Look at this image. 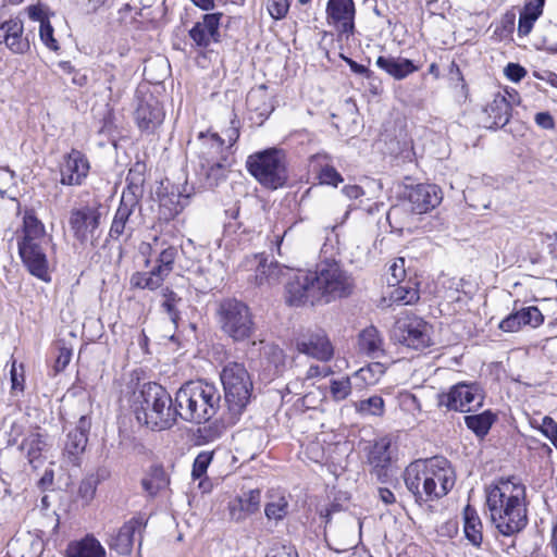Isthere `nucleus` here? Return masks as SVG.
<instances>
[{
  "label": "nucleus",
  "mask_w": 557,
  "mask_h": 557,
  "mask_svg": "<svg viewBox=\"0 0 557 557\" xmlns=\"http://www.w3.org/2000/svg\"><path fill=\"white\" fill-rule=\"evenodd\" d=\"M133 411L136 420L152 431L168 430L178 418L177 406L170 393L160 384H144L135 396Z\"/></svg>",
  "instance_id": "nucleus-2"
},
{
  "label": "nucleus",
  "mask_w": 557,
  "mask_h": 557,
  "mask_svg": "<svg viewBox=\"0 0 557 557\" xmlns=\"http://www.w3.org/2000/svg\"><path fill=\"white\" fill-rule=\"evenodd\" d=\"M443 199L442 189L434 184H418L407 195V205L413 214H423L435 209Z\"/></svg>",
  "instance_id": "nucleus-16"
},
{
  "label": "nucleus",
  "mask_w": 557,
  "mask_h": 557,
  "mask_svg": "<svg viewBox=\"0 0 557 557\" xmlns=\"http://www.w3.org/2000/svg\"><path fill=\"white\" fill-rule=\"evenodd\" d=\"M359 347L373 358L383 355V338L376 327L370 325L359 334Z\"/></svg>",
  "instance_id": "nucleus-37"
},
{
  "label": "nucleus",
  "mask_w": 557,
  "mask_h": 557,
  "mask_svg": "<svg viewBox=\"0 0 557 557\" xmlns=\"http://www.w3.org/2000/svg\"><path fill=\"white\" fill-rule=\"evenodd\" d=\"M413 213L410 212V207L407 202L401 205H395L391 207L387 212V221L391 227L403 231L405 228H410L413 223Z\"/></svg>",
  "instance_id": "nucleus-43"
},
{
  "label": "nucleus",
  "mask_w": 557,
  "mask_h": 557,
  "mask_svg": "<svg viewBox=\"0 0 557 557\" xmlns=\"http://www.w3.org/2000/svg\"><path fill=\"white\" fill-rule=\"evenodd\" d=\"M177 257V249L173 246L164 248L157 258L156 268H160V271L165 273L168 276L174 269V262Z\"/></svg>",
  "instance_id": "nucleus-47"
},
{
  "label": "nucleus",
  "mask_w": 557,
  "mask_h": 557,
  "mask_svg": "<svg viewBox=\"0 0 557 557\" xmlns=\"http://www.w3.org/2000/svg\"><path fill=\"white\" fill-rule=\"evenodd\" d=\"M332 398L335 401L346 399L351 393V383L349 377H342L341 380H332L330 385Z\"/></svg>",
  "instance_id": "nucleus-51"
},
{
  "label": "nucleus",
  "mask_w": 557,
  "mask_h": 557,
  "mask_svg": "<svg viewBox=\"0 0 557 557\" xmlns=\"http://www.w3.org/2000/svg\"><path fill=\"white\" fill-rule=\"evenodd\" d=\"M90 425V419L87 416H82L76 426L67 433L64 456L73 466H78L79 456L85 451Z\"/></svg>",
  "instance_id": "nucleus-24"
},
{
  "label": "nucleus",
  "mask_w": 557,
  "mask_h": 557,
  "mask_svg": "<svg viewBox=\"0 0 557 557\" xmlns=\"http://www.w3.org/2000/svg\"><path fill=\"white\" fill-rule=\"evenodd\" d=\"M543 320L542 312L531 306L510 313L499 322L498 327L504 332H517L525 325L536 327L542 324Z\"/></svg>",
  "instance_id": "nucleus-29"
},
{
  "label": "nucleus",
  "mask_w": 557,
  "mask_h": 557,
  "mask_svg": "<svg viewBox=\"0 0 557 557\" xmlns=\"http://www.w3.org/2000/svg\"><path fill=\"white\" fill-rule=\"evenodd\" d=\"M285 300L289 306L322 305L313 271H300L288 280Z\"/></svg>",
  "instance_id": "nucleus-10"
},
{
  "label": "nucleus",
  "mask_w": 557,
  "mask_h": 557,
  "mask_svg": "<svg viewBox=\"0 0 557 557\" xmlns=\"http://www.w3.org/2000/svg\"><path fill=\"white\" fill-rule=\"evenodd\" d=\"M261 492L258 488L243 491L227 504L228 517L232 521L242 522L260 509Z\"/></svg>",
  "instance_id": "nucleus-25"
},
{
  "label": "nucleus",
  "mask_w": 557,
  "mask_h": 557,
  "mask_svg": "<svg viewBox=\"0 0 557 557\" xmlns=\"http://www.w3.org/2000/svg\"><path fill=\"white\" fill-rule=\"evenodd\" d=\"M484 393L478 384L458 383L437 395V406L447 410L471 412L483 406Z\"/></svg>",
  "instance_id": "nucleus-9"
},
{
  "label": "nucleus",
  "mask_w": 557,
  "mask_h": 557,
  "mask_svg": "<svg viewBox=\"0 0 557 557\" xmlns=\"http://www.w3.org/2000/svg\"><path fill=\"white\" fill-rule=\"evenodd\" d=\"M268 11L275 20L283 18L288 11L287 0H268Z\"/></svg>",
  "instance_id": "nucleus-58"
},
{
  "label": "nucleus",
  "mask_w": 557,
  "mask_h": 557,
  "mask_svg": "<svg viewBox=\"0 0 557 557\" xmlns=\"http://www.w3.org/2000/svg\"><path fill=\"white\" fill-rule=\"evenodd\" d=\"M540 431L545 435L552 444L557 448V423L550 417H544Z\"/></svg>",
  "instance_id": "nucleus-56"
},
{
  "label": "nucleus",
  "mask_w": 557,
  "mask_h": 557,
  "mask_svg": "<svg viewBox=\"0 0 557 557\" xmlns=\"http://www.w3.org/2000/svg\"><path fill=\"white\" fill-rule=\"evenodd\" d=\"M429 503L446 496L456 483V474L450 462L440 456L429 459Z\"/></svg>",
  "instance_id": "nucleus-13"
},
{
  "label": "nucleus",
  "mask_w": 557,
  "mask_h": 557,
  "mask_svg": "<svg viewBox=\"0 0 557 557\" xmlns=\"http://www.w3.org/2000/svg\"><path fill=\"white\" fill-rule=\"evenodd\" d=\"M166 277L168 275L160 271V268L153 267L147 272H135L129 283L134 288L156 290L162 286Z\"/></svg>",
  "instance_id": "nucleus-34"
},
{
  "label": "nucleus",
  "mask_w": 557,
  "mask_h": 557,
  "mask_svg": "<svg viewBox=\"0 0 557 557\" xmlns=\"http://www.w3.org/2000/svg\"><path fill=\"white\" fill-rule=\"evenodd\" d=\"M222 13H207L189 30V37L194 45L207 48L211 42L220 41V21Z\"/></svg>",
  "instance_id": "nucleus-22"
},
{
  "label": "nucleus",
  "mask_w": 557,
  "mask_h": 557,
  "mask_svg": "<svg viewBox=\"0 0 557 557\" xmlns=\"http://www.w3.org/2000/svg\"><path fill=\"white\" fill-rule=\"evenodd\" d=\"M178 417L191 423L211 420L221 408V394L215 385L205 381H189L175 393Z\"/></svg>",
  "instance_id": "nucleus-3"
},
{
  "label": "nucleus",
  "mask_w": 557,
  "mask_h": 557,
  "mask_svg": "<svg viewBox=\"0 0 557 557\" xmlns=\"http://www.w3.org/2000/svg\"><path fill=\"white\" fill-rule=\"evenodd\" d=\"M146 527V520L141 516H136L126 521L116 532L107 541L111 550L120 556H127L133 550L134 537Z\"/></svg>",
  "instance_id": "nucleus-20"
},
{
  "label": "nucleus",
  "mask_w": 557,
  "mask_h": 557,
  "mask_svg": "<svg viewBox=\"0 0 557 557\" xmlns=\"http://www.w3.org/2000/svg\"><path fill=\"white\" fill-rule=\"evenodd\" d=\"M221 330L235 342L248 339L255 331L249 307L237 299L223 300L218 309Z\"/></svg>",
  "instance_id": "nucleus-8"
},
{
  "label": "nucleus",
  "mask_w": 557,
  "mask_h": 557,
  "mask_svg": "<svg viewBox=\"0 0 557 557\" xmlns=\"http://www.w3.org/2000/svg\"><path fill=\"white\" fill-rule=\"evenodd\" d=\"M109 476L106 469H98L95 473L88 474L84 478L78 486V497L83 505H89L95 498L98 485Z\"/></svg>",
  "instance_id": "nucleus-38"
},
{
  "label": "nucleus",
  "mask_w": 557,
  "mask_h": 557,
  "mask_svg": "<svg viewBox=\"0 0 557 557\" xmlns=\"http://www.w3.org/2000/svg\"><path fill=\"white\" fill-rule=\"evenodd\" d=\"M259 346L261 366L268 371L269 376L281 375L286 369V356L277 345L260 341L252 342L250 351L252 352Z\"/></svg>",
  "instance_id": "nucleus-27"
},
{
  "label": "nucleus",
  "mask_w": 557,
  "mask_h": 557,
  "mask_svg": "<svg viewBox=\"0 0 557 557\" xmlns=\"http://www.w3.org/2000/svg\"><path fill=\"white\" fill-rule=\"evenodd\" d=\"M136 209H140V202L135 201L132 197H121L120 205L114 213L109 237L119 240L122 236L129 238L134 232L133 214Z\"/></svg>",
  "instance_id": "nucleus-19"
},
{
  "label": "nucleus",
  "mask_w": 557,
  "mask_h": 557,
  "mask_svg": "<svg viewBox=\"0 0 557 557\" xmlns=\"http://www.w3.org/2000/svg\"><path fill=\"white\" fill-rule=\"evenodd\" d=\"M199 272L205 276L207 287L211 289L218 287L223 280V265L220 261H210L209 267H200Z\"/></svg>",
  "instance_id": "nucleus-46"
},
{
  "label": "nucleus",
  "mask_w": 557,
  "mask_h": 557,
  "mask_svg": "<svg viewBox=\"0 0 557 557\" xmlns=\"http://www.w3.org/2000/svg\"><path fill=\"white\" fill-rule=\"evenodd\" d=\"M135 122L141 133L153 134L163 123L164 111L159 100L151 94L137 97Z\"/></svg>",
  "instance_id": "nucleus-15"
},
{
  "label": "nucleus",
  "mask_w": 557,
  "mask_h": 557,
  "mask_svg": "<svg viewBox=\"0 0 557 557\" xmlns=\"http://www.w3.org/2000/svg\"><path fill=\"white\" fill-rule=\"evenodd\" d=\"M59 171L62 185L79 186L88 175L89 163L81 151L72 149L71 152L63 157Z\"/></svg>",
  "instance_id": "nucleus-18"
},
{
  "label": "nucleus",
  "mask_w": 557,
  "mask_h": 557,
  "mask_svg": "<svg viewBox=\"0 0 557 557\" xmlns=\"http://www.w3.org/2000/svg\"><path fill=\"white\" fill-rule=\"evenodd\" d=\"M327 21L335 25L339 36L346 39L354 34L355 4L352 0H329Z\"/></svg>",
  "instance_id": "nucleus-17"
},
{
  "label": "nucleus",
  "mask_w": 557,
  "mask_h": 557,
  "mask_svg": "<svg viewBox=\"0 0 557 557\" xmlns=\"http://www.w3.org/2000/svg\"><path fill=\"white\" fill-rule=\"evenodd\" d=\"M496 416L491 410H485L479 414H469L465 417V423L478 437L483 438L492 428Z\"/></svg>",
  "instance_id": "nucleus-41"
},
{
  "label": "nucleus",
  "mask_w": 557,
  "mask_h": 557,
  "mask_svg": "<svg viewBox=\"0 0 557 557\" xmlns=\"http://www.w3.org/2000/svg\"><path fill=\"white\" fill-rule=\"evenodd\" d=\"M317 175L321 184L337 187V185L343 182L341 173L330 164H321L317 170Z\"/></svg>",
  "instance_id": "nucleus-49"
},
{
  "label": "nucleus",
  "mask_w": 557,
  "mask_h": 557,
  "mask_svg": "<svg viewBox=\"0 0 557 557\" xmlns=\"http://www.w3.org/2000/svg\"><path fill=\"white\" fill-rule=\"evenodd\" d=\"M355 409L361 416L381 417L384 413V400L381 396H371L367 399L356 401Z\"/></svg>",
  "instance_id": "nucleus-44"
},
{
  "label": "nucleus",
  "mask_w": 557,
  "mask_h": 557,
  "mask_svg": "<svg viewBox=\"0 0 557 557\" xmlns=\"http://www.w3.org/2000/svg\"><path fill=\"white\" fill-rule=\"evenodd\" d=\"M211 460H212V453L203 451V453H200L196 457L194 465H193V471H191L194 479H199L206 473Z\"/></svg>",
  "instance_id": "nucleus-55"
},
{
  "label": "nucleus",
  "mask_w": 557,
  "mask_h": 557,
  "mask_svg": "<svg viewBox=\"0 0 557 557\" xmlns=\"http://www.w3.org/2000/svg\"><path fill=\"white\" fill-rule=\"evenodd\" d=\"M463 532L466 539L473 545L479 547L483 541L482 522L475 509L467 505L463 510Z\"/></svg>",
  "instance_id": "nucleus-35"
},
{
  "label": "nucleus",
  "mask_w": 557,
  "mask_h": 557,
  "mask_svg": "<svg viewBox=\"0 0 557 557\" xmlns=\"http://www.w3.org/2000/svg\"><path fill=\"white\" fill-rule=\"evenodd\" d=\"M322 305L349 297L355 289V278L336 260L325 259L313 271Z\"/></svg>",
  "instance_id": "nucleus-6"
},
{
  "label": "nucleus",
  "mask_w": 557,
  "mask_h": 557,
  "mask_svg": "<svg viewBox=\"0 0 557 557\" xmlns=\"http://www.w3.org/2000/svg\"><path fill=\"white\" fill-rule=\"evenodd\" d=\"M407 490L413 495L417 504L429 503V488L433 481H429V459H419L411 462L404 472Z\"/></svg>",
  "instance_id": "nucleus-14"
},
{
  "label": "nucleus",
  "mask_w": 557,
  "mask_h": 557,
  "mask_svg": "<svg viewBox=\"0 0 557 557\" xmlns=\"http://www.w3.org/2000/svg\"><path fill=\"white\" fill-rule=\"evenodd\" d=\"M289 271L288 268L280 264L278 262L260 261L257 271L256 280L259 285H273L281 282V278Z\"/></svg>",
  "instance_id": "nucleus-36"
},
{
  "label": "nucleus",
  "mask_w": 557,
  "mask_h": 557,
  "mask_svg": "<svg viewBox=\"0 0 557 557\" xmlns=\"http://www.w3.org/2000/svg\"><path fill=\"white\" fill-rule=\"evenodd\" d=\"M220 379L226 407L221 419L227 424H235L250 401L253 388L252 380L245 366L239 362L225 364Z\"/></svg>",
  "instance_id": "nucleus-5"
},
{
  "label": "nucleus",
  "mask_w": 557,
  "mask_h": 557,
  "mask_svg": "<svg viewBox=\"0 0 557 557\" xmlns=\"http://www.w3.org/2000/svg\"><path fill=\"white\" fill-rule=\"evenodd\" d=\"M536 20L532 16L525 15L522 12H520L519 21H518V34L520 37L528 36Z\"/></svg>",
  "instance_id": "nucleus-63"
},
{
  "label": "nucleus",
  "mask_w": 557,
  "mask_h": 557,
  "mask_svg": "<svg viewBox=\"0 0 557 557\" xmlns=\"http://www.w3.org/2000/svg\"><path fill=\"white\" fill-rule=\"evenodd\" d=\"M248 172L264 187L277 189L288 178L285 153L281 149L270 148L250 154L247 158Z\"/></svg>",
  "instance_id": "nucleus-7"
},
{
  "label": "nucleus",
  "mask_w": 557,
  "mask_h": 557,
  "mask_svg": "<svg viewBox=\"0 0 557 557\" xmlns=\"http://www.w3.org/2000/svg\"><path fill=\"white\" fill-rule=\"evenodd\" d=\"M24 434V426L18 422H13L8 432V446L17 444L20 437Z\"/></svg>",
  "instance_id": "nucleus-64"
},
{
  "label": "nucleus",
  "mask_w": 557,
  "mask_h": 557,
  "mask_svg": "<svg viewBox=\"0 0 557 557\" xmlns=\"http://www.w3.org/2000/svg\"><path fill=\"white\" fill-rule=\"evenodd\" d=\"M385 373V367L381 362H372L367 367L359 369L356 376L362 380L368 385L375 384L379 379Z\"/></svg>",
  "instance_id": "nucleus-45"
},
{
  "label": "nucleus",
  "mask_w": 557,
  "mask_h": 557,
  "mask_svg": "<svg viewBox=\"0 0 557 557\" xmlns=\"http://www.w3.org/2000/svg\"><path fill=\"white\" fill-rule=\"evenodd\" d=\"M24 26L20 18H10L0 24V44H4L13 53H26L30 46L23 36Z\"/></svg>",
  "instance_id": "nucleus-26"
},
{
  "label": "nucleus",
  "mask_w": 557,
  "mask_h": 557,
  "mask_svg": "<svg viewBox=\"0 0 557 557\" xmlns=\"http://www.w3.org/2000/svg\"><path fill=\"white\" fill-rule=\"evenodd\" d=\"M46 438L39 432H30L18 446L20 450L25 453L29 463L39 460L42 450L46 447Z\"/></svg>",
  "instance_id": "nucleus-42"
},
{
  "label": "nucleus",
  "mask_w": 557,
  "mask_h": 557,
  "mask_svg": "<svg viewBox=\"0 0 557 557\" xmlns=\"http://www.w3.org/2000/svg\"><path fill=\"white\" fill-rule=\"evenodd\" d=\"M27 12L29 18L39 22L40 25L44 24L45 22H49V17L51 14L49 9L41 3L28 7Z\"/></svg>",
  "instance_id": "nucleus-57"
},
{
  "label": "nucleus",
  "mask_w": 557,
  "mask_h": 557,
  "mask_svg": "<svg viewBox=\"0 0 557 557\" xmlns=\"http://www.w3.org/2000/svg\"><path fill=\"white\" fill-rule=\"evenodd\" d=\"M504 72L507 78L515 83L520 82L527 75V70L518 63H508Z\"/></svg>",
  "instance_id": "nucleus-61"
},
{
  "label": "nucleus",
  "mask_w": 557,
  "mask_h": 557,
  "mask_svg": "<svg viewBox=\"0 0 557 557\" xmlns=\"http://www.w3.org/2000/svg\"><path fill=\"white\" fill-rule=\"evenodd\" d=\"M430 326L422 319L406 317L398 319L392 332V337L398 343L413 349H422L430 345Z\"/></svg>",
  "instance_id": "nucleus-11"
},
{
  "label": "nucleus",
  "mask_w": 557,
  "mask_h": 557,
  "mask_svg": "<svg viewBox=\"0 0 557 557\" xmlns=\"http://www.w3.org/2000/svg\"><path fill=\"white\" fill-rule=\"evenodd\" d=\"M144 166L139 163L135 165V168L131 169L126 176V188L123 190L122 196L123 198L132 197L135 199V201L140 202V199L144 194V174H143Z\"/></svg>",
  "instance_id": "nucleus-40"
},
{
  "label": "nucleus",
  "mask_w": 557,
  "mask_h": 557,
  "mask_svg": "<svg viewBox=\"0 0 557 557\" xmlns=\"http://www.w3.org/2000/svg\"><path fill=\"white\" fill-rule=\"evenodd\" d=\"M389 276L387 283L389 286H397L405 277V259L399 258L389 265Z\"/></svg>",
  "instance_id": "nucleus-53"
},
{
  "label": "nucleus",
  "mask_w": 557,
  "mask_h": 557,
  "mask_svg": "<svg viewBox=\"0 0 557 557\" xmlns=\"http://www.w3.org/2000/svg\"><path fill=\"white\" fill-rule=\"evenodd\" d=\"M393 301L403 305H412L419 300V293L417 289L408 286H397L391 295Z\"/></svg>",
  "instance_id": "nucleus-50"
},
{
  "label": "nucleus",
  "mask_w": 557,
  "mask_h": 557,
  "mask_svg": "<svg viewBox=\"0 0 557 557\" xmlns=\"http://www.w3.org/2000/svg\"><path fill=\"white\" fill-rule=\"evenodd\" d=\"M376 65L397 81L405 79L420 69L411 60L400 57L380 55L376 59Z\"/></svg>",
  "instance_id": "nucleus-32"
},
{
  "label": "nucleus",
  "mask_w": 557,
  "mask_h": 557,
  "mask_svg": "<svg viewBox=\"0 0 557 557\" xmlns=\"http://www.w3.org/2000/svg\"><path fill=\"white\" fill-rule=\"evenodd\" d=\"M545 0H527L521 12L537 20L542 13Z\"/></svg>",
  "instance_id": "nucleus-60"
},
{
  "label": "nucleus",
  "mask_w": 557,
  "mask_h": 557,
  "mask_svg": "<svg viewBox=\"0 0 557 557\" xmlns=\"http://www.w3.org/2000/svg\"><path fill=\"white\" fill-rule=\"evenodd\" d=\"M230 124H231L230 127H227L224 131V135L228 143L226 146H230V149H231L239 138L240 122L235 113L232 114Z\"/></svg>",
  "instance_id": "nucleus-59"
},
{
  "label": "nucleus",
  "mask_w": 557,
  "mask_h": 557,
  "mask_svg": "<svg viewBox=\"0 0 557 557\" xmlns=\"http://www.w3.org/2000/svg\"><path fill=\"white\" fill-rule=\"evenodd\" d=\"M53 27L49 22L39 26V37L42 44L52 51L59 50L58 40L53 37Z\"/></svg>",
  "instance_id": "nucleus-54"
},
{
  "label": "nucleus",
  "mask_w": 557,
  "mask_h": 557,
  "mask_svg": "<svg viewBox=\"0 0 557 557\" xmlns=\"http://www.w3.org/2000/svg\"><path fill=\"white\" fill-rule=\"evenodd\" d=\"M484 125L486 128H502L507 125L511 117V104L504 95L498 92L484 108Z\"/></svg>",
  "instance_id": "nucleus-30"
},
{
  "label": "nucleus",
  "mask_w": 557,
  "mask_h": 557,
  "mask_svg": "<svg viewBox=\"0 0 557 557\" xmlns=\"http://www.w3.org/2000/svg\"><path fill=\"white\" fill-rule=\"evenodd\" d=\"M288 502L285 497H278L275 502L268 503L264 513L269 520H282L287 515Z\"/></svg>",
  "instance_id": "nucleus-48"
},
{
  "label": "nucleus",
  "mask_w": 557,
  "mask_h": 557,
  "mask_svg": "<svg viewBox=\"0 0 557 557\" xmlns=\"http://www.w3.org/2000/svg\"><path fill=\"white\" fill-rule=\"evenodd\" d=\"M297 350L321 361H327L333 357V346L322 330H317L302 335L297 339Z\"/></svg>",
  "instance_id": "nucleus-23"
},
{
  "label": "nucleus",
  "mask_w": 557,
  "mask_h": 557,
  "mask_svg": "<svg viewBox=\"0 0 557 557\" xmlns=\"http://www.w3.org/2000/svg\"><path fill=\"white\" fill-rule=\"evenodd\" d=\"M102 206H83L71 210L69 224L74 237L85 244L96 237V232L100 226Z\"/></svg>",
  "instance_id": "nucleus-12"
},
{
  "label": "nucleus",
  "mask_w": 557,
  "mask_h": 557,
  "mask_svg": "<svg viewBox=\"0 0 557 557\" xmlns=\"http://www.w3.org/2000/svg\"><path fill=\"white\" fill-rule=\"evenodd\" d=\"M170 484V479L161 466L150 468L148 474L141 480V486L151 497L165 490Z\"/></svg>",
  "instance_id": "nucleus-39"
},
{
  "label": "nucleus",
  "mask_w": 557,
  "mask_h": 557,
  "mask_svg": "<svg viewBox=\"0 0 557 557\" xmlns=\"http://www.w3.org/2000/svg\"><path fill=\"white\" fill-rule=\"evenodd\" d=\"M232 162L199 163L198 178L205 188L212 189L226 178Z\"/></svg>",
  "instance_id": "nucleus-33"
},
{
  "label": "nucleus",
  "mask_w": 557,
  "mask_h": 557,
  "mask_svg": "<svg viewBox=\"0 0 557 557\" xmlns=\"http://www.w3.org/2000/svg\"><path fill=\"white\" fill-rule=\"evenodd\" d=\"M198 141L199 163L232 162L230 146L225 145V139L218 133H200Z\"/></svg>",
  "instance_id": "nucleus-21"
},
{
  "label": "nucleus",
  "mask_w": 557,
  "mask_h": 557,
  "mask_svg": "<svg viewBox=\"0 0 557 557\" xmlns=\"http://www.w3.org/2000/svg\"><path fill=\"white\" fill-rule=\"evenodd\" d=\"M492 522L504 536L521 532L527 523L525 487L511 479H500L486 491Z\"/></svg>",
  "instance_id": "nucleus-1"
},
{
  "label": "nucleus",
  "mask_w": 557,
  "mask_h": 557,
  "mask_svg": "<svg viewBox=\"0 0 557 557\" xmlns=\"http://www.w3.org/2000/svg\"><path fill=\"white\" fill-rule=\"evenodd\" d=\"M107 552L98 539L86 534L83 539L72 541L65 549V557H106Z\"/></svg>",
  "instance_id": "nucleus-31"
},
{
  "label": "nucleus",
  "mask_w": 557,
  "mask_h": 557,
  "mask_svg": "<svg viewBox=\"0 0 557 557\" xmlns=\"http://www.w3.org/2000/svg\"><path fill=\"white\" fill-rule=\"evenodd\" d=\"M265 557H298V555L292 546L275 544L270 548Z\"/></svg>",
  "instance_id": "nucleus-62"
},
{
  "label": "nucleus",
  "mask_w": 557,
  "mask_h": 557,
  "mask_svg": "<svg viewBox=\"0 0 557 557\" xmlns=\"http://www.w3.org/2000/svg\"><path fill=\"white\" fill-rule=\"evenodd\" d=\"M392 438L383 436L374 442L368 454V461L377 480L384 481L392 463Z\"/></svg>",
  "instance_id": "nucleus-28"
},
{
  "label": "nucleus",
  "mask_w": 557,
  "mask_h": 557,
  "mask_svg": "<svg viewBox=\"0 0 557 557\" xmlns=\"http://www.w3.org/2000/svg\"><path fill=\"white\" fill-rule=\"evenodd\" d=\"M48 244L44 224L34 212L26 211L22 235L17 238L18 253L29 273L45 282L50 281L46 253Z\"/></svg>",
  "instance_id": "nucleus-4"
},
{
  "label": "nucleus",
  "mask_w": 557,
  "mask_h": 557,
  "mask_svg": "<svg viewBox=\"0 0 557 557\" xmlns=\"http://www.w3.org/2000/svg\"><path fill=\"white\" fill-rule=\"evenodd\" d=\"M516 14L512 11H507L496 25L495 34L505 38L511 35L515 30Z\"/></svg>",
  "instance_id": "nucleus-52"
}]
</instances>
